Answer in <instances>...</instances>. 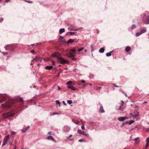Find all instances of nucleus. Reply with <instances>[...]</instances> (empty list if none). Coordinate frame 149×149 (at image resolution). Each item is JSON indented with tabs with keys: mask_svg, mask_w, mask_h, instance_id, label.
Segmentation results:
<instances>
[{
	"mask_svg": "<svg viewBox=\"0 0 149 149\" xmlns=\"http://www.w3.org/2000/svg\"><path fill=\"white\" fill-rule=\"evenodd\" d=\"M13 115V113L9 112L3 114L2 115V116H3V118H5L12 116Z\"/></svg>",
	"mask_w": 149,
	"mask_h": 149,
	"instance_id": "1",
	"label": "nucleus"
},
{
	"mask_svg": "<svg viewBox=\"0 0 149 149\" xmlns=\"http://www.w3.org/2000/svg\"><path fill=\"white\" fill-rule=\"evenodd\" d=\"M77 132L79 134L84 135L88 137L89 136V135L87 134H86L84 131H82L80 129H78L77 131Z\"/></svg>",
	"mask_w": 149,
	"mask_h": 149,
	"instance_id": "2",
	"label": "nucleus"
},
{
	"mask_svg": "<svg viewBox=\"0 0 149 149\" xmlns=\"http://www.w3.org/2000/svg\"><path fill=\"white\" fill-rule=\"evenodd\" d=\"M57 61L58 62H60L62 64H64L65 63V60L61 56L57 59Z\"/></svg>",
	"mask_w": 149,
	"mask_h": 149,
	"instance_id": "3",
	"label": "nucleus"
},
{
	"mask_svg": "<svg viewBox=\"0 0 149 149\" xmlns=\"http://www.w3.org/2000/svg\"><path fill=\"white\" fill-rule=\"evenodd\" d=\"M9 136L8 135L6 136L4 138L3 141V143L2 145L3 146H4L7 143V141L8 139H9Z\"/></svg>",
	"mask_w": 149,
	"mask_h": 149,
	"instance_id": "4",
	"label": "nucleus"
},
{
	"mask_svg": "<svg viewBox=\"0 0 149 149\" xmlns=\"http://www.w3.org/2000/svg\"><path fill=\"white\" fill-rule=\"evenodd\" d=\"M52 56L56 58L57 59L61 57L60 54L58 53H54L52 54Z\"/></svg>",
	"mask_w": 149,
	"mask_h": 149,
	"instance_id": "5",
	"label": "nucleus"
},
{
	"mask_svg": "<svg viewBox=\"0 0 149 149\" xmlns=\"http://www.w3.org/2000/svg\"><path fill=\"white\" fill-rule=\"evenodd\" d=\"M128 118L126 117H121L118 118V119L119 121H123L125 120L128 119Z\"/></svg>",
	"mask_w": 149,
	"mask_h": 149,
	"instance_id": "6",
	"label": "nucleus"
},
{
	"mask_svg": "<svg viewBox=\"0 0 149 149\" xmlns=\"http://www.w3.org/2000/svg\"><path fill=\"white\" fill-rule=\"evenodd\" d=\"M47 138L49 140H51L53 141L56 142V141L52 136L49 135L47 137Z\"/></svg>",
	"mask_w": 149,
	"mask_h": 149,
	"instance_id": "7",
	"label": "nucleus"
},
{
	"mask_svg": "<svg viewBox=\"0 0 149 149\" xmlns=\"http://www.w3.org/2000/svg\"><path fill=\"white\" fill-rule=\"evenodd\" d=\"M136 112L137 113V114H135L134 115H133L132 113H130L129 114L130 116H132L134 118H136L137 117V116L139 115V113L137 111H136Z\"/></svg>",
	"mask_w": 149,
	"mask_h": 149,
	"instance_id": "8",
	"label": "nucleus"
},
{
	"mask_svg": "<svg viewBox=\"0 0 149 149\" xmlns=\"http://www.w3.org/2000/svg\"><path fill=\"white\" fill-rule=\"evenodd\" d=\"M74 41V39H71L68 40L66 43L67 44H68L69 43H72Z\"/></svg>",
	"mask_w": 149,
	"mask_h": 149,
	"instance_id": "9",
	"label": "nucleus"
},
{
	"mask_svg": "<svg viewBox=\"0 0 149 149\" xmlns=\"http://www.w3.org/2000/svg\"><path fill=\"white\" fill-rule=\"evenodd\" d=\"M67 87L68 88H70L71 90L73 91H75L76 90V88L71 85L68 86H67Z\"/></svg>",
	"mask_w": 149,
	"mask_h": 149,
	"instance_id": "10",
	"label": "nucleus"
},
{
	"mask_svg": "<svg viewBox=\"0 0 149 149\" xmlns=\"http://www.w3.org/2000/svg\"><path fill=\"white\" fill-rule=\"evenodd\" d=\"M53 68V66H47L45 67V68L47 70H51Z\"/></svg>",
	"mask_w": 149,
	"mask_h": 149,
	"instance_id": "11",
	"label": "nucleus"
},
{
	"mask_svg": "<svg viewBox=\"0 0 149 149\" xmlns=\"http://www.w3.org/2000/svg\"><path fill=\"white\" fill-rule=\"evenodd\" d=\"M76 33L75 32H67L66 33V35L69 36V35H72Z\"/></svg>",
	"mask_w": 149,
	"mask_h": 149,
	"instance_id": "12",
	"label": "nucleus"
},
{
	"mask_svg": "<svg viewBox=\"0 0 149 149\" xmlns=\"http://www.w3.org/2000/svg\"><path fill=\"white\" fill-rule=\"evenodd\" d=\"M134 140L135 141V142L136 144H138L139 143L140 140L139 137L136 138Z\"/></svg>",
	"mask_w": 149,
	"mask_h": 149,
	"instance_id": "13",
	"label": "nucleus"
},
{
	"mask_svg": "<svg viewBox=\"0 0 149 149\" xmlns=\"http://www.w3.org/2000/svg\"><path fill=\"white\" fill-rule=\"evenodd\" d=\"M30 128V127L28 126V127H26L24 129H23L22 130V131L23 132H25L28 131Z\"/></svg>",
	"mask_w": 149,
	"mask_h": 149,
	"instance_id": "14",
	"label": "nucleus"
},
{
	"mask_svg": "<svg viewBox=\"0 0 149 149\" xmlns=\"http://www.w3.org/2000/svg\"><path fill=\"white\" fill-rule=\"evenodd\" d=\"M130 49V47L128 46H127V47H126L125 49V50L127 52H129Z\"/></svg>",
	"mask_w": 149,
	"mask_h": 149,
	"instance_id": "15",
	"label": "nucleus"
},
{
	"mask_svg": "<svg viewBox=\"0 0 149 149\" xmlns=\"http://www.w3.org/2000/svg\"><path fill=\"white\" fill-rule=\"evenodd\" d=\"M100 111L102 113H103L104 112V110L103 107L102 106H101L100 108Z\"/></svg>",
	"mask_w": 149,
	"mask_h": 149,
	"instance_id": "16",
	"label": "nucleus"
},
{
	"mask_svg": "<svg viewBox=\"0 0 149 149\" xmlns=\"http://www.w3.org/2000/svg\"><path fill=\"white\" fill-rule=\"evenodd\" d=\"M113 52V51H111L110 52L107 53L106 54V55L107 56H109L111 55V53L112 52Z\"/></svg>",
	"mask_w": 149,
	"mask_h": 149,
	"instance_id": "17",
	"label": "nucleus"
},
{
	"mask_svg": "<svg viewBox=\"0 0 149 149\" xmlns=\"http://www.w3.org/2000/svg\"><path fill=\"white\" fill-rule=\"evenodd\" d=\"M68 56L70 58L73 57V56H75L74 55L71 53H70L69 55H68Z\"/></svg>",
	"mask_w": 149,
	"mask_h": 149,
	"instance_id": "18",
	"label": "nucleus"
},
{
	"mask_svg": "<svg viewBox=\"0 0 149 149\" xmlns=\"http://www.w3.org/2000/svg\"><path fill=\"white\" fill-rule=\"evenodd\" d=\"M104 49L103 48H101L99 49V52L100 53H103L104 52Z\"/></svg>",
	"mask_w": 149,
	"mask_h": 149,
	"instance_id": "19",
	"label": "nucleus"
},
{
	"mask_svg": "<svg viewBox=\"0 0 149 149\" xmlns=\"http://www.w3.org/2000/svg\"><path fill=\"white\" fill-rule=\"evenodd\" d=\"M65 31V29L64 28H62L59 30V33L61 34L62 33L64 32Z\"/></svg>",
	"mask_w": 149,
	"mask_h": 149,
	"instance_id": "20",
	"label": "nucleus"
},
{
	"mask_svg": "<svg viewBox=\"0 0 149 149\" xmlns=\"http://www.w3.org/2000/svg\"><path fill=\"white\" fill-rule=\"evenodd\" d=\"M59 39L61 42H63L65 40L64 38L61 36L59 37Z\"/></svg>",
	"mask_w": 149,
	"mask_h": 149,
	"instance_id": "21",
	"label": "nucleus"
},
{
	"mask_svg": "<svg viewBox=\"0 0 149 149\" xmlns=\"http://www.w3.org/2000/svg\"><path fill=\"white\" fill-rule=\"evenodd\" d=\"M146 31V30L145 29H143L141 30L140 32L141 34L145 32Z\"/></svg>",
	"mask_w": 149,
	"mask_h": 149,
	"instance_id": "22",
	"label": "nucleus"
},
{
	"mask_svg": "<svg viewBox=\"0 0 149 149\" xmlns=\"http://www.w3.org/2000/svg\"><path fill=\"white\" fill-rule=\"evenodd\" d=\"M56 104H58L59 107H61L60 103L59 100H56Z\"/></svg>",
	"mask_w": 149,
	"mask_h": 149,
	"instance_id": "23",
	"label": "nucleus"
},
{
	"mask_svg": "<svg viewBox=\"0 0 149 149\" xmlns=\"http://www.w3.org/2000/svg\"><path fill=\"white\" fill-rule=\"evenodd\" d=\"M134 122V121L133 120H131L129 121L128 123L129 125H130L132 123H133Z\"/></svg>",
	"mask_w": 149,
	"mask_h": 149,
	"instance_id": "24",
	"label": "nucleus"
},
{
	"mask_svg": "<svg viewBox=\"0 0 149 149\" xmlns=\"http://www.w3.org/2000/svg\"><path fill=\"white\" fill-rule=\"evenodd\" d=\"M79 29H74L73 28H71L70 29V30H71V31H77V30H79Z\"/></svg>",
	"mask_w": 149,
	"mask_h": 149,
	"instance_id": "25",
	"label": "nucleus"
},
{
	"mask_svg": "<svg viewBox=\"0 0 149 149\" xmlns=\"http://www.w3.org/2000/svg\"><path fill=\"white\" fill-rule=\"evenodd\" d=\"M72 82L71 81H68L67 83V85H70L72 84Z\"/></svg>",
	"mask_w": 149,
	"mask_h": 149,
	"instance_id": "26",
	"label": "nucleus"
},
{
	"mask_svg": "<svg viewBox=\"0 0 149 149\" xmlns=\"http://www.w3.org/2000/svg\"><path fill=\"white\" fill-rule=\"evenodd\" d=\"M141 33L140 32H137L136 33V37L140 35H141Z\"/></svg>",
	"mask_w": 149,
	"mask_h": 149,
	"instance_id": "27",
	"label": "nucleus"
},
{
	"mask_svg": "<svg viewBox=\"0 0 149 149\" xmlns=\"http://www.w3.org/2000/svg\"><path fill=\"white\" fill-rule=\"evenodd\" d=\"M144 23L146 24H149V17H148L147 21H144Z\"/></svg>",
	"mask_w": 149,
	"mask_h": 149,
	"instance_id": "28",
	"label": "nucleus"
},
{
	"mask_svg": "<svg viewBox=\"0 0 149 149\" xmlns=\"http://www.w3.org/2000/svg\"><path fill=\"white\" fill-rule=\"evenodd\" d=\"M81 128L82 130H84L85 129L84 125L83 123L82 124Z\"/></svg>",
	"mask_w": 149,
	"mask_h": 149,
	"instance_id": "29",
	"label": "nucleus"
},
{
	"mask_svg": "<svg viewBox=\"0 0 149 149\" xmlns=\"http://www.w3.org/2000/svg\"><path fill=\"white\" fill-rule=\"evenodd\" d=\"M67 102L69 104H70L72 103V101L71 100H68Z\"/></svg>",
	"mask_w": 149,
	"mask_h": 149,
	"instance_id": "30",
	"label": "nucleus"
},
{
	"mask_svg": "<svg viewBox=\"0 0 149 149\" xmlns=\"http://www.w3.org/2000/svg\"><path fill=\"white\" fill-rule=\"evenodd\" d=\"M136 27V26L134 24H133L131 26V29H134Z\"/></svg>",
	"mask_w": 149,
	"mask_h": 149,
	"instance_id": "31",
	"label": "nucleus"
},
{
	"mask_svg": "<svg viewBox=\"0 0 149 149\" xmlns=\"http://www.w3.org/2000/svg\"><path fill=\"white\" fill-rule=\"evenodd\" d=\"M84 49V48L83 47H82L80 49H79L78 50V52H80L82 50Z\"/></svg>",
	"mask_w": 149,
	"mask_h": 149,
	"instance_id": "32",
	"label": "nucleus"
},
{
	"mask_svg": "<svg viewBox=\"0 0 149 149\" xmlns=\"http://www.w3.org/2000/svg\"><path fill=\"white\" fill-rule=\"evenodd\" d=\"M72 136V134L70 135V137L68 138V139L69 141H72V140H73L72 139H70V137H71Z\"/></svg>",
	"mask_w": 149,
	"mask_h": 149,
	"instance_id": "33",
	"label": "nucleus"
},
{
	"mask_svg": "<svg viewBox=\"0 0 149 149\" xmlns=\"http://www.w3.org/2000/svg\"><path fill=\"white\" fill-rule=\"evenodd\" d=\"M146 143L149 144V138H147L146 140Z\"/></svg>",
	"mask_w": 149,
	"mask_h": 149,
	"instance_id": "34",
	"label": "nucleus"
},
{
	"mask_svg": "<svg viewBox=\"0 0 149 149\" xmlns=\"http://www.w3.org/2000/svg\"><path fill=\"white\" fill-rule=\"evenodd\" d=\"M74 56H73V57H72L71 58L72 60H74V61H75V60H77V59L76 58H74Z\"/></svg>",
	"mask_w": 149,
	"mask_h": 149,
	"instance_id": "35",
	"label": "nucleus"
},
{
	"mask_svg": "<svg viewBox=\"0 0 149 149\" xmlns=\"http://www.w3.org/2000/svg\"><path fill=\"white\" fill-rule=\"evenodd\" d=\"M25 1L26 2H27L29 3H33V2L31 1H29L28 0H25Z\"/></svg>",
	"mask_w": 149,
	"mask_h": 149,
	"instance_id": "36",
	"label": "nucleus"
},
{
	"mask_svg": "<svg viewBox=\"0 0 149 149\" xmlns=\"http://www.w3.org/2000/svg\"><path fill=\"white\" fill-rule=\"evenodd\" d=\"M70 51H72V52H75L76 51V50L74 49H72L70 50Z\"/></svg>",
	"mask_w": 149,
	"mask_h": 149,
	"instance_id": "37",
	"label": "nucleus"
},
{
	"mask_svg": "<svg viewBox=\"0 0 149 149\" xmlns=\"http://www.w3.org/2000/svg\"><path fill=\"white\" fill-rule=\"evenodd\" d=\"M113 86L115 87H119V86H117L116 84H113Z\"/></svg>",
	"mask_w": 149,
	"mask_h": 149,
	"instance_id": "38",
	"label": "nucleus"
},
{
	"mask_svg": "<svg viewBox=\"0 0 149 149\" xmlns=\"http://www.w3.org/2000/svg\"><path fill=\"white\" fill-rule=\"evenodd\" d=\"M16 132H11V133L12 134H16Z\"/></svg>",
	"mask_w": 149,
	"mask_h": 149,
	"instance_id": "39",
	"label": "nucleus"
},
{
	"mask_svg": "<svg viewBox=\"0 0 149 149\" xmlns=\"http://www.w3.org/2000/svg\"><path fill=\"white\" fill-rule=\"evenodd\" d=\"M149 144L148 143H146V144L145 146V147L146 148H147V147L148 146Z\"/></svg>",
	"mask_w": 149,
	"mask_h": 149,
	"instance_id": "40",
	"label": "nucleus"
},
{
	"mask_svg": "<svg viewBox=\"0 0 149 149\" xmlns=\"http://www.w3.org/2000/svg\"><path fill=\"white\" fill-rule=\"evenodd\" d=\"M121 102H122V105L121 106H123V104L124 103V102L123 101H121Z\"/></svg>",
	"mask_w": 149,
	"mask_h": 149,
	"instance_id": "41",
	"label": "nucleus"
},
{
	"mask_svg": "<svg viewBox=\"0 0 149 149\" xmlns=\"http://www.w3.org/2000/svg\"><path fill=\"white\" fill-rule=\"evenodd\" d=\"M91 48H92L91 51L93 52V47H92V45H91Z\"/></svg>",
	"mask_w": 149,
	"mask_h": 149,
	"instance_id": "42",
	"label": "nucleus"
},
{
	"mask_svg": "<svg viewBox=\"0 0 149 149\" xmlns=\"http://www.w3.org/2000/svg\"><path fill=\"white\" fill-rule=\"evenodd\" d=\"M81 82L82 83H85V81H84L83 80H81Z\"/></svg>",
	"mask_w": 149,
	"mask_h": 149,
	"instance_id": "43",
	"label": "nucleus"
},
{
	"mask_svg": "<svg viewBox=\"0 0 149 149\" xmlns=\"http://www.w3.org/2000/svg\"><path fill=\"white\" fill-rule=\"evenodd\" d=\"M8 145H11L12 146H13V144L12 143H8Z\"/></svg>",
	"mask_w": 149,
	"mask_h": 149,
	"instance_id": "44",
	"label": "nucleus"
},
{
	"mask_svg": "<svg viewBox=\"0 0 149 149\" xmlns=\"http://www.w3.org/2000/svg\"><path fill=\"white\" fill-rule=\"evenodd\" d=\"M79 142H82L83 141V140L82 139H79Z\"/></svg>",
	"mask_w": 149,
	"mask_h": 149,
	"instance_id": "45",
	"label": "nucleus"
},
{
	"mask_svg": "<svg viewBox=\"0 0 149 149\" xmlns=\"http://www.w3.org/2000/svg\"><path fill=\"white\" fill-rule=\"evenodd\" d=\"M148 103V102H146V101H144V102H143V104H146V103Z\"/></svg>",
	"mask_w": 149,
	"mask_h": 149,
	"instance_id": "46",
	"label": "nucleus"
},
{
	"mask_svg": "<svg viewBox=\"0 0 149 149\" xmlns=\"http://www.w3.org/2000/svg\"><path fill=\"white\" fill-rule=\"evenodd\" d=\"M48 134H49V135H50L51 134V132H48Z\"/></svg>",
	"mask_w": 149,
	"mask_h": 149,
	"instance_id": "47",
	"label": "nucleus"
},
{
	"mask_svg": "<svg viewBox=\"0 0 149 149\" xmlns=\"http://www.w3.org/2000/svg\"><path fill=\"white\" fill-rule=\"evenodd\" d=\"M69 63V62L68 61L66 60V63Z\"/></svg>",
	"mask_w": 149,
	"mask_h": 149,
	"instance_id": "48",
	"label": "nucleus"
},
{
	"mask_svg": "<svg viewBox=\"0 0 149 149\" xmlns=\"http://www.w3.org/2000/svg\"><path fill=\"white\" fill-rule=\"evenodd\" d=\"M57 113H56V112H54L53 113V114H52V115H54L55 114H57Z\"/></svg>",
	"mask_w": 149,
	"mask_h": 149,
	"instance_id": "49",
	"label": "nucleus"
},
{
	"mask_svg": "<svg viewBox=\"0 0 149 149\" xmlns=\"http://www.w3.org/2000/svg\"><path fill=\"white\" fill-rule=\"evenodd\" d=\"M31 52L32 53H33V54L34 55V51H33V50H32L31 51Z\"/></svg>",
	"mask_w": 149,
	"mask_h": 149,
	"instance_id": "50",
	"label": "nucleus"
},
{
	"mask_svg": "<svg viewBox=\"0 0 149 149\" xmlns=\"http://www.w3.org/2000/svg\"><path fill=\"white\" fill-rule=\"evenodd\" d=\"M36 60H40V61H41L40 60V59L39 58H36Z\"/></svg>",
	"mask_w": 149,
	"mask_h": 149,
	"instance_id": "51",
	"label": "nucleus"
},
{
	"mask_svg": "<svg viewBox=\"0 0 149 149\" xmlns=\"http://www.w3.org/2000/svg\"><path fill=\"white\" fill-rule=\"evenodd\" d=\"M36 60H40V61H41L40 60V59L39 58H36Z\"/></svg>",
	"mask_w": 149,
	"mask_h": 149,
	"instance_id": "52",
	"label": "nucleus"
},
{
	"mask_svg": "<svg viewBox=\"0 0 149 149\" xmlns=\"http://www.w3.org/2000/svg\"><path fill=\"white\" fill-rule=\"evenodd\" d=\"M79 123V121H77V122L75 123V124H78V123Z\"/></svg>",
	"mask_w": 149,
	"mask_h": 149,
	"instance_id": "53",
	"label": "nucleus"
},
{
	"mask_svg": "<svg viewBox=\"0 0 149 149\" xmlns=\"http://www.w3.org/2000/svg\"><path fill=\"white\" fill-rule=\"evenodd\" d=\"M10 0H6L5 2H8Z\"/></svg>",
	"mask_w": 149,
	"mask_h": 149,
	"instance_id": "54",
	"label": "nucleus"
},
{
	"mask_svg": "<svg viewBox=\"0 0 149 149\" xmlns=\"http://www.w3.org/2000/svg\"><path fill=\"white\" fill-rule=\"evenodd\" d=\"M20 99L21 101H23V99L22 98H20Z\"/></svg>",
	"mask_w": 149,
	"mask_h": 149,
	"instance_id": "55",
	"label": "nucleus"
},
{
	"mask_svg": "<svg viewBox=\"0 0 149 149\" xmlns=\"http://www.w3.org/2000/svg\"><path fill=\"white\" fill-rule=\"evenodd\" d=\"M122 106H121L119 108V109H118V110H120L121 109V107H122Z\"/></svg>",
	"mask_w": 149,
	"mask_h": 149,
	"instance_id": "56",
	"label": "nucleus"
},
{
	"mask_svg": "<svg viewBox=\"0 0 149 149\" xmlns=\"http://www.w3.org/2000/svg\"><path fill=\"white\" fill-rule=\"evenodd\" d=\"M61 89V88H60L59 86H58V89Z\"/></svg>",
	"mask_w": 149,
	"mask_h": 149,
	"instance_id": "57",
	"label": "nucleus"
},
{
	"mask_svg": "<svg viewBox=\"0 0 149 149\" xmlns=\"http://www.w3.org/2000/svg\"><path fill=\"white\" fill-rule=\"evenodd\" d=\"M63 103L65 105V101H63Z\"/></svg>",
	"mask_w": 149,
	"mask_h": 149,
	"instance_id": "58",
	"label": "nucleus"
},
{
	"mask_svg": "<svg viewBox=\"0 0 149 149\" xmlns=\"http://www.w3.org/2000/svg\"><path fill=\"white\" fill-rule=\"evenodd\" d=\"M40 63H38V64H37V65H38V66H40Z\"/></svg>",
	"mask_w": 149,
	"mask_h": 149,
	"instance_id": "59",
	"label": "nucleus"
},
{
	"mask_svg": "<svg viewBox=\"0 0 149 149\" xmlns=\"http://www.w3.org/2000/svg\"><path fill=\"white\" fill-rule=\"evenodd\" d=\"M134 113L135 114H137V113L136 112H136H134Z\"/></svg>",
	"mask_w": 149,
	"mask_h": 149,
	"instance_id": "60",
	"label": "nucleus"
},
{
	"mask_svg": "<svg viewBox=\"0 0 149 149\" xmlns=\"http://www.w3.org/2000/svg\"><path fill=\"white\" fill-rule=\"evenodd\" d=\"M52 63H53V65H54V62H53V61H52Z\"/></svg>",
	"mask_w": 149,
	"mask_h": 149,
	"instance_id": "61",
	"label": "nucleus"
},
{
	"mask_svg": "<svg viewBox=\"0 0 149 149\" xmlns=\"http://www.w3.org/2000/svg\"><path fill=\"white\" fill-rule=\"evenodd\" d=\"M7 54V52H6L5 54H4V55H6Z\"/></svg>",
	"mask_w": 149,
	"mask_h": 149,
	"instance_id": "62",
	"label": "nucleus"
},
{
	"mask_svg": "<svg viewBox=\"0 0 149 149\" xmlns=\"http://www.w3.org/2000/svg\"><path fill=\"white\" fill-rule=\"evenodd\" d=\"M87 51V50L86 49H85V50H84V52H86Z\"/></svg>",
	"mask_w": 149,
	"mask_h": 149,
	"instance_id": "63",
	"label": "nucleus"
},
{
	"mask_svg": "<svg viewBox=\"0 0 149 149\" xmlns=\"http://www.w3.org/2000/svg\"><path fill=\"white\" fill-rule=\"evenodd\" d=\"M31 45L32 46H33L34 45V44H32Z\"/></svg>",
	"mask_w": 149,
	"mask_h": 149,
	"instance_id": "64",
	"label": "nucleus"
}]
</instances>
